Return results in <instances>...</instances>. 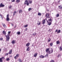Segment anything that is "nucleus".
Here are the masks:
<instances>
[{
  "label": "nucleus",
  "instance_id": "nucleus-36",
  "mask_svg": "<svg viewBox=\"0 0 62 62\" xmlns=\"http://www.w3.org/2000/svg\"><path fill=\"white\" fill-rule=\"evenodd\" d=\"M53 43H51L50 44V45H51V46H53Z\"/></svg>",
  "mask_w": 62,
  "mask_h": 62
},
{
  "label": "nucleus",
  "instance_id": "nucleus-35",
  "mask_svg": "<svg viewBox=\"0 0 62 62\" xmlns=\"http://www.w3.org/2000/svg\"><path fill=\"white\" fill-rule=\"evenodd\" d=\"M19 62H22V60L21 59H19Z\"/></svg>",
  "mask_w": 62,
  "mask_h": 62
},
{
  "label": "nucleus",
  "instance_id": "nucleus-51",
  "mask_svg": "<svg viewBox=\"0 0 62 62\" xmlns=\"http://www.w3.org/2000/svg\"><path fill=\"white\" fill-rule=\"evenodd\" d=\"M1 51V49H0V52Z\"/></svg>",
  "mask_w": 62,
  "mask_h": 62
},
{
  "label": "nucleus",
  "instance_id": "nucleus-9",
  "mask_svg": "<svg viewBox=\"0 0 62 62\" xmlns=\"http://www.w3.org/2000/svg\"><path fill=\"white\" fill-rule=\"evenodd\" d=\"M5 6V5H3V3H1L0 4V8L1 7H4Z\"/></svg>",
  "mask_w": 62,
  "mask_h": 62
},
{
  "label": "nucleus",
  "instance_id": "nucleus-20",
  "mask_svg": "<svg viewBox=\"0 0 62 62\" xmlns=\"http://www.w3.org/2000/svg\"><path fill=\"white\" fill-rule=\"evenodd\" d=\"M23 11L22 10H20L19 11V13H22V12Z\"/></svg>",
  "mask_w": 62,
  "mask_h": 62
},
{
  "label": "nucleus",
  "instance_id": "nucleus-25",
  "mask_svg": "<svg viewBox=\"0 0 62 62\" xmlns=\"http://www.w3.org/2000/svg\"><path fill=\"white\" fill-rule=\"evenodd\" d=\"M28 10L29 11H30L31 10H32V8H30L28 9Z\"/></svg>",
  "mask_w": 62,
  "mask_h": 62
},
{
  "label": "nucleus",
  "instance_id": "nucleus-34",
  "mask_svg": "<svg viewBox=\"0 0 62 62\" xmlns=\"http://www.w3.org/2000/svg\"><path fill=\"white\" fill-rule=\"evenodd\" d=\"M24 26V27H27V26H28V25L27 24L25 25Z\"/></svg>",
  "mask_w": 62,
  "mask_h": 62
},
{
  "label": "nucleus",
  "instance_id": "nucleus-3",
  "mask_svg": "<svg viewBox=\"0 0 62 62\" xmlns=\"http://www.w3.org/2000/svg\"><path fill=\"white\" fill-rule=\"evenodd\" d=\"M9 36H8V35H5V37H6V41H9V39H10V37Z\"/></svg>",
  "mask_w": 62,
  "mask_h": 62
},
{
  "label": "nucleus",
  "instance_id": "nucleus-10",
  "mask_svg": "<svg viewBox=\"0 0 62 62\" xmlns=\"http://www.w3.org/2000/svg\"><path fill=\"white\" fill-rule=\"evenodd\" d=\"M49 14H46V17H47V18H46L47 19L48 18V19H49V18H48V17H49Z\"/></svg>",
  "mask_w": 62,
  "mask_h": 62
},
{
  "label": "nucleus",
  "instance_id": "nucleus-2",
  "mask_svg": "<svg viewBox=\"0 0 62 62\" xmlns=\"http://www.w3.org/2000/svg\"><path fill=\"white\" fill-rule=\"evenodd\" d=\"M24 4L27 5V6L29 5V3L28 2V0H26L24 2Z\"/></svg>",
  "mask_w": 62,
  "mask_h": 62
},
{
  "label": "nucleus",
  "instance_id": "nucleus-6",
  "mask_svg": "<svg viewBox=\"0 0 62 62\" xmlns=\"http://www.w3.org/2000/svg\"><path fill=\"white\" fill-rule=\"evenodd\" d=\"M49 48H47L46 50V52L47 53V54H49Z\"/></svg>",
  "mask_w": 62,
  "mask_h": 62
},
{
  "label": "nucleus",
  "instance_id": "nucleus-47",
  "mask_svg": "<svg viewBox=\"0 0 62 62\" xmlns=\"http://www.w3.org/2000/svg\"><path fill=\"white\" fill-rule=\"evenodd\" d=\"M12 2H15V0H12Z\"/></svg>",
  "mask_w": 62,
  "mask_h": 62
},
{
  "label": "nucleus",
  "instance_id": "nucleus-44",
  "mask_svg": "<svg viewBox=\"0 0 62 62\" xmlns=\"http://www.w3.org/2000/svg\"><path fill=\"white\" fill-rule=\"evenodd\" d=\"M39 23H38V25H40V22H39Z\"/></svg>",
  "mask_w": 62,
  "mask_h": 62
},
{
  "label": "nucleus",
  "instance_id": "nucleus-48",
  "mask_svg": "<svg viewBox=\"0 0 62 62\" xmlns=\"http://www.w3.org/2000/svg\"><path fill=\"white\" fill-rule=\"evenodd\" d=\"M8 53H7L6 54V55H8Z\"/></svg>",
  "mask_w": 62,
  "mask_h": 62
},
{
  "label": "nucleus",
  "instance_id": "nucleus-7",
  "mask_svg": "<svg viewBox=\"0 0 62 62\" xmlns=\"http://www.w3.org/2000/svg\"><path fill=\"white\" fill-rule=\"evenodd\" d=\"M58 31V30L57 29L55 31V32H57V34H58V33H60V30H59L58 31Z\"/></svg>",
  "mask_w": 62,
  "mask_h": 62
},
{
  "label": "nucleus",
  "instance_id": "nucleus-57",
  "mask_svg": "<svg viewBox=\"0 0 62 62\" xmlns=\"http://www.w3.org/2000/svg\"><path fill=\"white\" fill-rule=\"evenodd\" d=\"M2 17V20H3V17Z\"/></svg>",
  "mask_w": 62,
  "mask_h": 62
},
{
  "label": "nucleus",
  "instance_id": "nucleus-11",
  "mask_svg": "<svg viewBox=\"0 0 62 62\" xmlns=\"http://www.w3.org/2000/svg\"><path fill=\"white\" fill-rule=\"evenodd\" d=\"M19 54H17L16 55V56H15L14 57V58H15V59H16V57H19Z\"/></svg>",
  "mask_w": 62,
  "mask_h": 62
},
{
  "label": "nucleus",
  "instance_id": "nucleus-27",
  "mask_svg": "<svg viewBox=\"0 0 62 62\" xmlns=\"http://www.w3.org/2000/svg\"><path fill=\"white\" fill-rule=\"evenodd\" d=\"M56 17H58L59 16V14H57V15H56Z\"/></svg>",
  "mask_w": 62,
  "mask_h": 62
},
{
  "label": "nucleus",
  "instance_id": "nucleus-43",
  "mask_svg": "<svg viewBox=\"0 0 62 62\" xmlns=\"http://www.w3.org/2000/svg\"><path fill=\"white\" fill-rule=\"evenodd\" d=\"M0 40H3V38H0Z\"/></svg>",
  "mask_w": 62,
  "mask_h": 62
},
{
  "label": "nucleus",
  "instance_id": "nucleus-26",
  "mask_svg": "<svg viewBox=\"0 0 62 62\" xmlns=\"http://www.w3.org/2000/svg\"><path fill=\"white\" fill-rule=\"evenodd\" d=\"M38 15L39 16H41V14L40 13H38Z\"/></svg>",
  "mask_w": 62,
  "mask_h": 62
},
{
  "label": "nucleus",
  "instance_id": "nucleus-16",
  "mask_svg": "<svg viewBox=\"0 0 62 62\" xmlns=\"http://www.w3.org/2000/svg\"><path fill=\"white\" fill-rule=\"evenodd\" d=\"M30 43H27L26 45V46H29V45H30Z\"/></svg>",
  "mask_w": 62,
  "mask_h": 62
},
{
  "label": "nucleus",
  "instance_id": "nucleus-52",
  "mask_svg": "<svg viewBox=\"0 0 62 62\" xmlns=\"http://www.w3.org/2000/svg\"><path fill=\"white\" fill-rule=\"evenodd\" d=\"M34 45H33V44L32 45V46H34Z\"/></svg>",
  "mask_w": 62,
  "mask_h": 62
},
{
  "label": "nucleus",
  "instance_id": "nucleus-53",
  "mask_svg": "<svg viewBox=\"0 0 62 62\" xmlns=\"http://www.w3.org/2000/svg\"><path fill=\"white\" fill-rule=\"evenodd\" d=\"M27 28H26V31L27 30Z\"/></svg>",
  "mask_w": 62,
  "mask_h": 62
},
{
  "label": "nucleus",
  "instance_id": "nucleus-23",
  "mask_svg": "<svg viewBox=\"0 0 62 62\" xmlns=\"http://www.w3.org/2000/svg\"><path fill=\"white\" fill-rule=\"evenodd\" d=\"M26 51H29V47H28L27 48Z\"/></svg>",
  "mask_w": 62,
  "mask_h": 62
},
{
  "label": "nucleus",
  "instance_id": "nucleus-40",
  "mask_svg": "<svg viewBox=\"0 0 62 62\" xmlns=\"http://www.w3.org/2000/svg\"><path fill=\"white\" fill-rule=\"evenodd\" d=\"M0 58L1 59V60H2V59H5V58H4V57H2L1 58Z\"/></svg>",
  "mask_w": 62,
  "mask_h": 62
},
{
  "label": "nucleus",
  "instance_id": "nucleus-4",
  "mask_svg": "<svg viewBox=\"0 0 62 62\" xmlns=\"http://www.w3.org/2000/svg\"><path fill=\"white\" fill-rule=\"evenodd\" d=\"M6 20L7 21H9V15L8 14L7 15Z\"/></svg>",
  "mask_w": 62,
  "mask_h": 62
},
{
  "label": "nucleus",
  "instance_id": "nucleus-15",
  "mask_svg": "<svg viewBox=\"0 0 62 62\" xmlns=\"http://www.w3.org/2000/svg\"><path fill=\"white\" fill-rule=\"evenodd\" d=\"M29 3L31 4L32 3V0H29Z\"/></svg>",
  "mask_w": 62,
  "mask_h": 62
},
{
  "label": "nucleus",
  "instance_id": "nucleus-55",
  "mask_svg": "<svg viewBox=\"0 0 62 62\" xmlns=\"http://www.w3.org/2000/svg\"><path fill=\"white\" fill-rule=\"evenodd\" d=\"M15 28H16V25H15Z\"/></svg>",
  "mask_w": 62,
  "mask_h": 62
},
{
  "label": "nucleus",
  "instance_id": "nucleus-45",
  "mask_svg": "<svg viewBox=\"0 0 62 62\" xmlns=\"http://www.w3.org/2000/svg\"><path fill=\"white\" fill-rule=\"evenodd\" d=\"M33 34L34 36H35V35H36V33L35 32L34 33H33Z\"/></svg>",
  "mask_w": 62,
  "mask_h": 62
},
{
  "label": "nucleus",
  "instance_id": "nucleus-5",
  "mask_svg": "<svg viewBox=\"0 0 62 62\" xmlns=\"http://www.w3.org/2000/svg\"><path fill=\"white\" fill-rule=\"evenodd\" d=\"M11 43H12L13 44H15V43H16V41H15V40H13L12 41Z\"/></svg>",
  "mask_w": 62,
  "mask_h": 62
},
{
  "label": "nucleus",
  "instance_id": "nucleus-1",
  "mask_svg": "<svg viewBox=\"0 0 62 62\" xmlns=\"http://www.w3.org/2000/svg\"><path fill=\"white\" fill-rule=\"evenodd\" d=\"M48 20H47V19H46V20L48 23V24L49 25H51V22H52V19L50 17H48Z\"/></svg>",
  "mask_w": 62,
  "mask_h": 62
},
{
  "label": "nucleus",
  "instance_id": "nucleus-54",
  "mask_svg": "<svg viewBox=\"0 0 62 62\" xmlns=\"http://www.w3.org/2000/svg\"><path fill=\"white\" fill-rule=\"evenodd\" d=\"M10 57H12V55H11L10 56Z\"/></svg>",
  "mask_w": 62,
  "mask_h": 62
},
{
  "label": "nucleus",
  "instance_id": "nucleus-21",
  "mask_svg": "<svg viewBox=\"0 0 62 62\" xmlns=\"http://www.w3.org/2000/svg\"><path fill=\"white\" fill-rule=\"evenodd\" d=\"M20 0H16V2L17 3H19V2H20Z\"/></svg>",
  "mask_w": 62,
  "mask_h": 62
},
{
  "label": "nucleus",
  "instance_id": "nucleus-30",
  "mask_svg": "<svg viewBox=\"0 0 62 62\" xmlns=\"http://www.w3.org/2000/svg\"><path fill=\"white\" fill-rule=\"evenodd\" d=\"M17 34V35H20V34L21 33H20V32H17L16 33Z\"/></svg>",
  "mask_w": 62,
  "mask_h": 62
},
{
  "label": "nucleus",
  "instance_id": "nucleus-37",
  "mask_svg": "<svg viewBox=\"0 0 62 62\" xmlns=\"http://www.w3.org/2000/svg\"><path fill=\"white\" fill-rule=\"evenodd\" d=\"M12 6H10L9 7V8L10 9H11V8H12Z\"/></svg>",
  "mask_w": 62,
  "mask_h": 62
},
{
  "label": "nucleus",
  "instance_id": "nucleus-58",
  "mask_svg": "<svg viewBox=\"0 0 62 62\" xmlns=\"http://www.w3.org/2000/svg\"><path fill=\"white\" fill-rule=\"evenodd\" d=\"M38 22H39V21H38Z\"/></svg>",
  "mask_w": 62,
  "mask_h": 62
},
{
  "label": "nucleus",
  "instance_id": "nucleus-33",
  "mask_svg": "<svg viewBox=\"0 0 62 62\" xmlns=\"http://www.w3.org/2000/svg\"><path fill=\"white\" fill-rule=\"evenodd\" d=\"M60 51H62V46H61L60 47Z\"/></svg>",
  "mask_w": 62,
  "mask_h": 62
},
{
  "label": "nucleus",
  "instance_id": "nucleus-8",
  "mask_svg": "<svg viewBox=\"0 0 62 62\" xmlns=\"http://www.w3.org/2000/svg\"><path fill=\"white\" fill-rule=\"evenodd\" d=\"M51 51H49L48 54H52V53L53 52V50L52 48H51Z\"/></svg>",
  "mask_w": 62,
  "mask_h": 62
},
{
  "label": "nucleus",
  "instance_id": "nucleus-31",
  "mask_svg": "<svg viewBox=\"0 0 62 62\" xmlns=\"http://www.w3.org/2000/svg\"><path fill=\"white\" fill-rule=\"evenodd\" d=\"M6 60H7V61H9V60L10 59H9V58H8L6 59Z\"/></svg>",
  "mask_w": 62,
  "mask_h": 62
},
{
  "label": "nucleus",
  "instance_id": "nucleus-14",
  "mask_svg": "<svg viewBox=\"0 0 62 62\" xmlns=\"http://www.w3.org/2000/svg\"><path fill=\"white\" fill-rule=\"evenodd\" d=\"M42 22H43V24H44L45 23V19H44L42 21Z\"/></svg>",
  "mask_w": 62,
  "mask_h": 62
},
{
  "label": "nucleus",
  "instance_id": "nucleus-22",
  "mask_svg": "<svg viewBox=\"0 0 62 62\" xmlns=\"http://www.w3.org/2000/svg\"><path fill=\"white\" fill-rule=\"evenodd\" d=\"M40 58H44L45 57V56H44L42 55L40 56Z\"/></svg>",
  "mask_w": 62,
  "mask_h": 62
},
{
  "label": "nucleus",
  "instance_id": "nucleus-12",
  "mask_svg": "<svg viewBox=\"0 0 62 62\" xmlns=\"http://www.w3.org/2000/svg\"><path fill=\"white\" fill-rule=\"evenodd\" d=\"M37 55H38V53H35L34 54V56L35 57H37Z\"/></svg>",
  "mask_w": 62,
  "mask_h": 62
},
{
  "label": "nucleus",
  "instance_id": "nucleus-49",
  "mask_svg": "<svg viewBox=\"0 0 62 62\" xmlns=\"http://www.w3.org/2000/svg\"><path fill=\"white\" fill-rule=\"evenodd\" d=\"M0 16H1V17H2V15L1 14H0Z\"/></svg>",
  "mask_w": 62,
  "mask_h": 62
},
{
  "label": "nucleus",
  "instance_id": "nucleus-38",
  "mask_svg": "<svg viewBox=\"0 0 62 62\" xmlns=\"http://www.w3.org/2000/svg\"><path fill=\"white\" fill-rule=\"evenodd\" d=\"M3 62V61L2 60V59L1 58H0V62Z\"/></svg>",
  "mask_w": 62,
  "mask_h": 62
},
{
  "label": "nucleus",
  "instance_id": "nucleus-29",
  "mask_svg": "<svg viewBox=\"0 0 62 62\" xmlns=\"http://www.w3.org/2000/svg\"><path fill=\"white\" fill-rule=\"evenodd\" d=\"M3 34H5V36L6 35V32H5V31H3Z\"/></svg>",
  "mask_w": 62,
  "mask_h": 62
},
{
  "label": "nucleus",
  "instance_id": "nucleus-46",
  "mask_svg": "<svg viewBox=\"0 0 62 62\" xmlns=\"http://www.w3.org/2000/svg\"><path fill=\"white\" fill-rule=\"evenodd\" d=\"M11 24L12 26H14V24H13V23H11Z\"/></svg>",
  "mask_w": 62,
  "mask_h": 62
},
{
  "label": "nucleus",
  "instance_id": "nucleus-41",
  "mask_svg": "<svg viewBox=\"0 0 62 62\" xmlns=\"http://www.w3.org/2000/svg\"><path fill=\"white\" fill-rule=\"evenodd\" d=\"M51 62H54V60H51Z\"/></svg>",
  "mask_w": 62,
  "mask_h": 62
},
{
  "label": "nucleus",
  "instance_id": "nucleus-56",
  "mask_svg": "<svg viewBox=\"0 0 62 62\" xmlns=\"http://www.w3.org/2000/svg\"><path fill=\"white\" fill-rule=\"evenodd\" d=\"M4 23H2V25H3Z\"/></svg>",
  "mask_w": 62,
  "mask_h": 62
},
{
  "label": "nucleus",
  "instance_id": "nucleus-39",
  "mask_svg": "<svg viewBox=\"0 0 62 62\" xmlns=\"http://www.w3.org/2000/svg\"><path fill=\"white\" fill-rule=\"evenodd\" d=\"M47 54L45 55V57H47V56H48V54Z\"/></svg>",
  "mask_w": 62,
  "mask_h": 62
},
{
  "label": "nucleus",
  "instance_id": "nucleus-17",
  "mask_svg": "<svg viewBox=\"0 0 62 62\" xmlns=\"http://www.w3.org/2000/svg\"><path fill=\"white\" fill-rule=\"evenodd\" d=\"M12 49L10 50L9 51V54H10L12 53Z\"/></svg>",
  "mask_w": 62,
  "mask_h": 62
},
{
  "label": "nucleus",
  "instance_id": "nucleus-50",
  "mask_svg": "<svg viewBox=\"0 0 62 62\" xmlns=\"http://www.w3.org/2000/svg\"><path fill=\"white\" fill-rule=\"evenodd\" d=\"M60 0H59V1H58V3H60Z\"/></svg>",
  "mask_w": 62,
  "mask_h": 62
},
{
  "label": "nucleus",
  "instance_id": "nucleus-19",
  "mask_svg": "<svg viewBox=\"0 0 62 62\" xmlns=\"http://www.w3.org/2000/svg\"><path fill=\"white\" fill-rule=\"evenodd\" d=\"M61 5H60V6H58V7L59 8V9H61L62 8V6L61 7Z\"/></svg>",
  "mask_w": 62,
  "mask_h": 62
},
{
  "label": "nucleus",
  "instance_id": "nucleus-32",
  "mask_svg": "<svg viewBox=\"0 0 62 62\" xmlns=\"http://www.w3.org/2000/svg\"><path fill=\"white\" fill-rule=\"evenodd\" d=\"M51 40V39L50 38H49V39H48V42H49Z\"/></svg>",
  "mask_w": 62,
  "mask_h": 62
},
{
  "label": "nucleus",
  "instance_id": "nucleus-18",
  "mask_svg": "<svg viewBox=\"0 0 62 62\" xmlns=\"http://www.w3.org/2000/svg\"><path fill=\"white\" fill-rule=\"evenodd\" d=\"M16 13H17V12L16 11H14L13 13V16H14V15H15V14H16Z\"/></svg>",
  "mask_w": 62,
  "mask_h": 62
},
{
  "label": "nucleus",
  "instance_id": "nucleus-42",
  "mask_svg": "<svg viewBox=\"0 0 62 62\" xmlns=\"http://www.w3.org/2000/svg\"><path fill=\"white\" fill-rule=\"evenodd\" d=\"M60 56V54L58 55L57 56L58 57H59Z\"/></svg>",
  "mask_w": 62,
  "mask_h": 62
},
{
  "label": "nucleus",
  "instance_id": "nucleus-24",
  "mask_svg": "<svg viewBox=\"0 0 62 62\" xmlns=\"http://www.w3.org/2000/svg\"><path fill=\"white\" fill-rule=\"evenodd\" d=\"M10 34V31H8V34L7 36H9Z\"/></svg>",
  "mask_w": 62,
  "mask_h": 62
},
{
  "label": "nucleus",
  "instance_id": "nucleus-28",
  "mask_svg": "<svg viewBox=\"0 0 62 62\" xmlns=\"http://www.w3.org/2000/svg\"><path fill=\"white\" fill-rule=\"evenodd\" d=\"M3 26H4V28H7V27L5 25V24H4L3 25Z\"/></svg>",
  "mask_w": 62,
  "mask_h": 62
},
{
  "label": "nucleus",
  "instance_id": "nucleus-13",
  "mask_svg": "<svg viewBox=\"0 0 62 62\" xmlns=\"http://www.w3.org/2000/svg\"><path fill=\"white\" fill-rule=\"evenodd\" d=\"M60 42L59 40L56 41V43L57 44H60Z\"/></svg>",
  "mask_w": 62,
  "mask_h": 62
}]
</instances>
